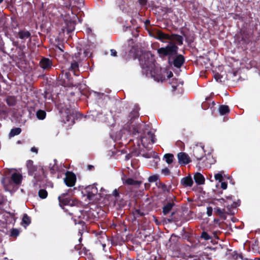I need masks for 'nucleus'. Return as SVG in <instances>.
I'll list each match as a JSON object with an SVG mask.
<instances>
[{
    "label": "nucleus",
    "mask_w": 260,
    "mask_h": 260,
    "mask_svg": "<svg viewBox=\"0 0 260 260\" xmlns=\"http://www.w3.org/2000/svg\"><path fill=\"white\" fill-rule=\"evenodd\" d=\"M139 114L137 110L134 109L128 115L126 128L132 136L136 139L137 144L146 147L147 145L151 143H155L156 139L154 132L149 129V126L145 124L135 125L134 122L136 119L139 117Z\"/></svg>",
    "instance_id": "1"
},
{
    "label": "nucleus",
    "mask_w": 260,
    "mask_h": 260,
    "mask_svg": "<svg viewBox=\"0 0 260 260\" xmlns=\"http://www.w3.org/2000/svg\"><path fill=\"white\" fill-rule=\"evenodd\" d=\"M79 53L75 54L74 56H72V60L71 66L69 69L68 72H66L64 74L62 73L59 75L57 79V83L59 85L64 87H72L77 85L76 83H74V80L71 77L70 72H72L76 76L79 75L80 71L79 70V62L80 60ZM63 57L67 60L70 61V55L66 53L63 54Z\"/></svg>",
    "instance_id": "2"
},
{
    "label": "nucleus",
    "mask_w": 260,
    "mask_h": 260,
    "mask_svg": "<svg viewBox=\"0 0 260 260\" xmlns=\"http://www.w3.org/2000/svg\"><path fill=\"white\" fill-rule=\"evenodd\" d=\"M27 171L29 176H34L31 180L33 186L37 187L39 186V187H41L46 177L43 168L34 165L27 169Z\"/></svg>",
    "instance_id": "3"
},
{
    "label": "nucleus",
    "mask_w": 260,
    "mask_h": 260,
    "mask_svg": "<svg viewBox=\"0 0 260 260\" xmlns=\"http://www.w3.org/2000/svg\"><path fill=\"white\" fill-rule=\"evenodd\" d=\"M178 51V47L175 43L169 42V44L164 47H161L157 50L158 56L164 58L166 57L168 58V62L172 60V57L177 55Z\"/></svg>",
    "instance_id": "4"
},
{
    "label": "nucleus",
    "mask_w": 260,
    "mask_h": 260,
    "mask_svg": "<svg viewBox=\"0 0 260 260\" xmlns=\"http://www.w3.org/2000/svg\"><path fill=\"white\" fill-rule=\"evenodd\" d=\"M140 64L142 69V72L146 74L154 67L155 60L150 53L143 54L139 57Z\"/></svg>",
    "instance_id": "5"
},
{
    "label": "nucleus",
    "mask_w": 260,
    "mask_h": 260,
    "mask_svg": "<svg viewBox=\"0 0 260 260\" xmlns=\"http://www.w3.org/2000/svg\"><path fill=\"white\" fill-rule=\"evenodd\" d=\"M60 112L62 114L61 121L64 123H68L69 125L74 124L75 118L77 119L78 118H81L82 116V115L79 112L68 108L66 110L64 113H63L61 110H60Z\"/></svg>",
    "instance_id": "6"
},
{
    "label": "nucleus",
    "mask_w": 260,
    "mask_h": 260,
    "mask_svg": "<svg viewBox=\"0 0 260 260\" xmlns=\"http://www.w3.org/2000/svg\"><path fill=\"white\" fill-rule=\"evenodd\" d=\"M176 200V198L175 196L173 194H169L162 201V213L164 215L171 214L173 208L175 206V201Z\"/></svg>",
    "instance_id": "7"
},
{
    "label": "nucleus",
    "mask_w": 260,
    "mask_h": 260,
    "mask_svg": "<svg viewBox=\"0 0 260 260\" xmlns=\"http://www.w3.org/2000/svg\"><path fill=\"white\" fill-rule=\"evenodd\" d=\"M81 215L82 216V218L80 216H78V219L72 217V219H73L75 224H78L81 226L80 228H78L79 233H81L80 231H83L86 228V223L84 220L89 222H92L90 218L89 213L86 212H83L81 213Z\"/></svg>",
    "instance_id": "8"
},
{
    "label": "nucleus",
    "mask_w": 260,
    "mask_h": 260,
    "mask_svg": "<svg viewBox=\"0 0 260 260\" xmlns=\"http://www.w3.org/2000/svg\"><path fill=\"white\" fill-rule=\"evenodd\" d=\"M145 74L147 77H151L157 81H162L165 79V76L164 75L161 69L155 65L152 70H150Z\"/></svg>",
    "instance_id": "9"
},
{
    "label": "nucleus",
    "mask_w": 260,
    "mask_h": 260,
    "mask_svg": "<svg viewBox=\"0 0 260 260\" xmlns=\"http://www.w3.org/2000/svg\"><path fill=\"white\" fill-rule=\"evenodd\" d=\"M58 200L60 206L66 205L74 206L79 204L78 200L71 199L68 193H62L58 197Z\"/></svg>",
    "instance_id": "10"
},
{
    "label": "nucleus",
    "mask_w": 260,
    "mask_h": 260,
    "mask_svg": "<svg viewBox=\"0 0 260 260\" xmlns=\"http://www.w3.org/2000/svg\"><path fill=\"white\" fill-rule=\"evenodd\" d=\"M216 162V160L210 154H208L206 156H204V159L202 162H198L197 166L199 168H210L212 164H214Z\"/></svg>",
    "instance_id": "11"
},
{
    "label": "nucleus",
    "mask_w": 260,
    "mask_h": 260,
    "mask_svg": "<svg viewBox=\"0 0 260 260\" xmlns=\"http://www.w3.org/2000/svg\"><path fill=\"white\" fill-rule=\"evenodd\" d=\"M97 184L89 185L84 189L85 194L89 200H92L98 193Z\"/></svg>",
    "instance_id": "12"
},
{
    "label": "nucleus",
    "mask_w": 260,
    "mask_h": 260,
    "mask_svg": "<svg viewBox=\"0 0 260 260\" xmlns=\"http://www.w3.org/2000/svg\"><path fill=\"white\" fill-rule=\"evenodd\" d=\"M185 62V58L182 54H177L174 57H172V60L170 62H169L170 64H173L176 68H180L182 67Z\"/></svg>",
    "instance_id": "13"
},
{
    "label": "nucleus",
    "mask_w": 260,
    "mask_h": 260,
    "mask_svg": "<svg viewBox=\"0 0 260 260\" xmlns=\"http://www.w3.org/2000/svg\"><path fill=\"white\" fill-rule=\"evenodd\" d=\"M76 181V176L75 174L72 172L68 171L64 178V182L66 185L69 187H72L75 185Z\"/></svg>",
    "instance_id": "14"
},
{
    "label": "nucleus",
    "mask_w": 260,
    "mask_h": 260,
    "mask_svg": "<svg viewBox=\"0 0 260 260\" xmlns=\"http://www.w3.org/2000/svg\"><path fill=\"white\" fill-rule=\"evenodd\" d=\"M39 65L45 71H49L53 67V62L51 59L43 57L40 61Z\"/></svg>",
    "instance_id": "15"
},
{
    "label": "nucleus",
    "mask_w": 260,
    "mask_h": 260,
    "mask_svg": "<svg viewBox=\"0 0 260 260\" xmlns=\"http://www.w3.org/2000/svg\"><path fill=\"white\" fill-rule=\"evenodd\" d=\"M205 152L203 147H197L194 148L193 150V156L198 161V162H202L203 159H204V156L205 155Z\"/></svg>",
    "instance_id": "16"
},
{
    "label": "nucleus",
    "mask_w": 260,
    "mask_h": 260,
    "mask_svg": "<svg viewBox=\"0 0 260 260\" xmlns=\"http://www.w3.org/2000/svg\"><path fill=\"white\" fill-rule=\"evenodd\" d=\"M178 162L180 165H187L190 161V158L189 155L185 152H179L177 154Z\"/></svg>",
    "instance_id": "17"
},
{
    "label": "nucleus",
    "mask_w": 260,
    "mask_h": 260,
    "mask_svg": "<svg viewBox=\"0 0 260 260\" xmlns=\"http://www.w3.org/2000/svg\"><path fill=\"white\" fill-rule=\"evenodd\" d=\"M212 233H211V230L210 229H203L200 236L199 237V240H204L205 241H209L212 240L211 235Z\"/></svg>",
    "instance_id": "18"
},
{
    "label": "nucleus",
    "mask_w": 260,
    "mask_h": 260,
    "mask_svg": "<svg viewBox=\"0 0 260 260\" xmlns=\"http://www.w3.org/2000/svg\"><path fill=\"white\" fill-rule=\"evenodd\" d=\"M180 184L184 187H191L193 181L190 175H188L181 179Z\"/></svg>",
    "instance_id": "19"
},
{
    "label": "nucleus",
    "mask_w": 260,
    "mask_h": 260,
    "mask_svg": "<svg viewBox=\"0 0 260 260\" xmlns=\"http://www.w3.org/2000/svg\"><path fill=\"white\" fill-rule=\"evenodd\" d=\"M171 35L165 34L161 30H158L156 34L155 38L163 43H166V40H170Z\"/></svg>",
    "instance_id": "20"
},
{
    "label": "nucleus",
    "mask_w": 260,
    "mask_h": 260,
    "mask_svg": "<svg viewBox=\"0 0 260 260\" xmlns=\"http://www.w3.org/2000/svg\"><path fill=\"white\" fill-rule=\"evenodd\" d=\"M185 238H186L187 241L190 243V244L188 245V246L192 248H196L199 246L200 241L199 239L198 240L195 239L189 234L185 235Z\"/></svg>",
    "instance_id": "21"
},
{
    "label": "nucleus",
    "mask_w": 260,
    "mask_h": 260,
    "mask_svg": "<svg viewBox=\"0 0 260 260\" xmlns=\"http://www.w3.org/2000/svg\"><path fill=\"white\" fill-rule=\"evenodd\" d=\"M170 42H174L178 45H182L183 44V37L178 34H173L170 37Z\"/></svg>",
    "instance_id": "22"
},
{
    "label": "nucleus",
    "mask_w": 260,
    "mask_h": 260,
    "mask_svg": "<svg viewBox=\"0 0 260 260\" xmlns=\"http://www.w3.org/2000/svg\"><path fill=\"white\" fill-rule=\"evenodd\" d=\"M11 179L14 184L19 185L21 183L22 176L19 173L15 172L12 174Z\"/></svg>",
    "instance_id": "23"
},
{
    "label": "nucleus",
    "mask_w": 260,
    "mask_h": 260,
    "mask_svg": "<svg viewBox=\"0 0 260 260\" xmlns=\"http://www.w3.org/2000/svg\"><path fill=\"white\" fill-rule=\"evenodd\" d=\"M193 179L198 185H202L205 183V178L200 173L197 172L194 174Z\"/></svg>",
    "instance_id": "24"
},
{
    "label": "nucleus",
    "mask_w": 260,
    "mask_h": 260,
    "mask_svg": "<svg viewBox=\"0 0 260 260\" xmlns=\"http://www.w3.org/2000/svg\"><path fill=\"white\" fill-rule=\"evenodd\" d=\"M123 183L128 185H133L136 187H139L142 184V181L134 180L133 178H128L126 179Z\"/></svg>",
    "instance_id": "25"
},
{
    "label": "nucleus",
    "mask_w": 260,
    "mask_h": 260,
    "mask_svg": "<svg viewBox=\"0 0 260 260\" xmlns=\"http://www.w3.org/2000/svg\"><path fill=\"white\" fill-rule=\"evenodd\" d=\"M18 37L21 40H26L28 38H30V32L24 29L21 30L18 32Z\"/></svg>",
    "instance_id": "26"
},
{
    "label": "nucleus",
    "mask_w": 260,
    "mask_h": 260,
    "mask_svg": "<svg viewBox=\"0 0 260 260\" xmlns=\"http://www.w3.org/2000/svg\"><path fill=\"white\" fill-rule=\"evenodd\" d=\"M30 223V217L28 216L27 214H24L22 219L21 225L25 228L26 226H28Z\"/></svg>",
    "instance_id": "27"
},
{
    "label": "nucleus",
    "mask_w": 260,
    "mask_h": 260,
    "mask_svg": "<svg viewBox=\"0 0 260 260\" xmlns=\"http://www.w3.org/2000/svg\"><path fill=\"white\" fill-rule=\"evenodd\" d=\"M75 248L79 250V254L82 256L87 254L88 250L85 247H82V245H76Z\"/></svg>",
    "instance_id": "28"
},
{
    "label": "nucleus",
    "mask_w": 260,
    "mask_h": 260,
    "mask_svg": "<svg viewBox=\"0 0 260 260\" xmlns=\"http://www.w3.org/2000/svg\"><path fill=\"white\" fill-rule=\"evenodd\" d=\"M6 102L9 106H14L16 104V99L14 96H8L6 98Z\"/></svg>",
    "instance_id": "29"
},
{
    "label": "nucleus",
    "mask_w": 260,
    "mask_h": 260,
    "mask_svg": "<svg viewBox=\"0 0 260 260\" xmlns=\"http://www.w3.org/2000/svg\"><path fill=\"white\" fill-rule=\"evenodd\" d=\"M219 112L220 115H223L230 112V108L226 105H220L219 107Z\"/></svg>",
    "instance_id": "30"
},
{
    "label": "nucleus",
    "mask_w": 260,
    "mask_h": 260,
    "mask_svg": "<svg viewBox=\"0 0 260 260\" xmlns=\"http://www.w3.org/2000/svg\"><path fill=\"white\" fill-rule=\"evenodd\" d=\"M158 187L160 188L163 192H167L168 193L170 192L172 188V186L171 185L167 186L166 184L160 182H159Z\"/></svg>",
    "instance_id": "31"
},
{
    "label": "nucleus",
    "mask_w": 260,
    "mask_h": 260,
    "mask_svg": "<svg viewBox=\"0 0 260 260\" xmlns=\"http://www.w3.org/2000/svg\"><path fill=\"white\" fill-rule=\"evenodd\" d=\"M174 158V155L171 153H167L165 154L164 156V159L168 164H172L173 162Z\"/></svg>",
    "instance_id": "32"
},
{
    "label": "nucleus",
    "mask_w": 260,
    "mask_h": 260,
    "mask_svg": "<svg viewBox=\"0 0 260 260\" xmlns=\"http://www.w3.org/2000/svg\"><path fill=\"white\" fill-rule=\"evenodd\" d=\"M9 215L7 216L6 222L7 223L14 224L15 222L16 219L14 213H8Z\"/></svg>",
    "instance_id": "33"
},
{
    "label": "nucleus",
    "mask_w": 260,
    "mask_h": 260,
    "mask_svg": "<svg viewBox=\"0 0 260 260\" xmlns=\"http://www.w3.org/2000/svg\"><path fill=\"white\" fill-rule=\"evenodd\" d=\"M181 33L184 37L185 41L188 44H191L193 42L194 38L192 35H187L183 31H181Z\"/></svg>",
    "instance_id": "34"
},
{
    "label": "nucleus",
    "mask_w": 260,
    "mask_h": 260,
    "mask_svg": "<svg viewBox=\"0 0 260 260\" xmlns=\"http://www.w3.org/2000/svg\"><path fill=\"white\" fill-rule=\"evenodd\" d=\"M37 117L40 120H43L45 118L46 113L44 110H39L36 113Z\"/></svg>",
    "instance_id": "35"
},
{
    "label": "nucleus",
    "mask_w": 260,
    "mask_h": 260,
    "mask_svg": "<svg viewBox=\"0 0 260 260\" xmlns=\"http://www.w3.org/2000/svg\"><path fill=\"white\" fill-rule=\"evenodd\" d=\"M21 132V129L19 127H15L12 128L10 133V135L11 137H14L15 136L18 135L20 134Z\"/></svg>",
    "instance_id": "36"
},
{
    "label": "nucleus",
    "mask_w": 260,
    "mask_h": 260,
    "mask_svg": "<svg viewBox=\"0 0 260 260\" xmlns=\"http://www.w3.org/2000/svg\"><path fill=\"white\" fill-rule=\"evenodd\" d=\"M38 195L40 198L45 199L48 196V192L45 189H41L39 190Z\"/></svg>",
    "instance_id": "37"
},
{
    "label": "nucleus",
    "mask_w": 260,
    "mask_h": 260,
    "mask_svg": "<svg viewBox=\"0 0 260 260\" xmlns=\"http://www.w3.org/2000/svg\"><path fill=\"white\" fill-rule=\"evenodd\" d=\"M224 209H221L218 207L214 208V212L216 215L222 217L224 215Z\"/></svg>",
    "instance_id": "38"
},
{
    "label": "nucleus",
    "mask_w": 260,
    "mask_h": 260,
    "mask_svg": "<svg viewBox=\"0 0 260 260\" xmlns=\"http://www.w3.org/2000/svg\"><path fill=\"white\" fill-rule=\"evenodd\" d=\"M224 173L223 171H221L220 173H217L214 175V178L216 180H218L219 182H221L223 180L222 174Z\"/></svg>",
    "instance_id": "39"
},
{
    "label": "nucleus",
    "mask_w": 260,
    "mask_h": 260,
    "mask_svg": "<svg viewBox=\"0 0 260 260\" xmlns=\"http://www.w3.org/2000/svg\"><path fill=\"white\" fill-rule=\"evenodd\" d=\"M20 233L19 231L17 229H12L11 231L10 236L14 238H16L19 236Z\"/></svg>",
    "instance_id": "40"
},
{
    "label": "nucleus",
    "mask_w": 260,
    "mask_h": 260,
    "mask_svg": "<svg viewBox=\"0 0 260 260\" xmlns=\"http://www.w3.org/2000/svg\"><path fill=\"white\" fill-rule=\"evenodd\" d=\"M171 219L170 220H172L174 222H177L180 220V218L177 216L175 212H172L171 214Z\"/></svg>",
    "instance_id": "41"
},
{
    "label": "nucleus",
    "mask_w": 260,
    "mask_h": 260,
    "mask_svg": "<svg viewBox=\"0 0 260 260\" xmlns=\"http://www.w3.org/2000/svg\"><path fill=\"white\" fill-rule=\"evenodd\" d=\"M0 50L3 52H5V42L2 37L0 35Z\"/></svg>",
    "instance_id": "42"
},
{
    "label": "nucleus",
    "mask_w": 260,
    "mask_h": 260,
    "mask_svg": "<svg viewBox=\"0 0 260 260\" xmlns=\"http://www.w3.org/2000/svg\"><path fill=\"white\" fill-rule=\"evenodd\" d=\"M158 179V176L156 175H152L149 177L148 181L149 182H156Z\"/></svg>",
    "instance_id": "43"
},
{
    "label": "nucleus",
    "mask_w": 260,
    "mask_h": 260,
    "mask_svg": "<svg viewBox=\"0 0 260 260\" xmlns=\"http://www.w3.org/2000/svg\"><path fill=\"white\" fill-rule=\"evenodd\" d=\"M211 233H212V234L211 235L212 240L213 239V238H215V239H219L218 235L219 234H220V231H212L211 230Z\"/></svg>",
    "instance_id": "44"
},
{
    "label": "nucleus",
    "mask_w": 260,
    "mask_h": 260,
    "mask_svg": "<svg viewBox=\"0 0 260 260\" xmlns=\"http://www.w3.org/2000/svg\"><path fill=\"white\" fill-rule=\"evenodd\" d=\"M135 216L137 217H141L144 216V213L142 212L140 209H136L134 213Z\"/></svg>",
    "instance_id": "45"
},
{
    "label": "nucleus",
    "mask_w": 260,
    "mask_h": 260,
    "mask_svg": "<svg viewBox=\"0 0 260 260\" xmlns=\"http://www.w3.org/2000/svg\"><path fill=\"white\" fill-rule=\"evenodd\" d=\"M214 79L216 81L221 82V79L222 78V76L218 73H216L214 75Z\"/></svg>",
    "instance_id": "46"
},
{
    "label": "nucleus",
    "mask_w": 260,
    "mask_h": 260,
    "mask_svg": "<svg viewBox=\"0 0 260 260\" xmlns=\"http://www.w3.org/2000/svg\"><path fill=\"white\" fill-rule=\"evenodd\" d=\"M11 20L13 24H12V27L13 28H16L18 26V22L16 19L13 17H11Z\"/></svg>",
    "instance_id": "47"
},
{
    "label": "nucleus",
    "mask_w": 260,
    "mask_h": 260,
    "mask_svg": "<svg viewBox=\"0 0 260 260\" xmlns=\"http://www.w3.org/2000/svg\"><path fill=\"white\" fill-rule=\"evenodd\" d=\"M58 170V167L57 165H54L50 169V172L52 174H55Z\"/></svg>",
    "instance_id": "48"
},
{
    "label": "nucleus",
    "mask_w": 260,
    "mask_h": 260,
    "mask_svg": "<svg viewBox=\"0 0 260 260\" xmlns=\"http://www.w3.org/2000/svg\"><path fill=\"white\" fill-rule=\"evenodd\" d=\"M161 173L165 176H168L170 174L171 172L168 168H165L161 170Z\"/></svg>",
    "instance_id": "49"
},
{
    "label": "nucleus",
    "mask_w": 260,
    "mask_h": 260,
    "mask_svg": "<svg viewBox=\"0 0 260 260\" xmlns=\"http://www.w3.org/2000/svg\"><path fill=\"white\" fill-rule=\"evenodd\" d=\"M213 209L209 206L207 208V214L208 216H211L212 214Z\"/></svg>",
    "instance_id": "50"
},
{
    "label": "nucleus",
    "mask_w": 260,
    "mask_h": 260,
    "mask_svg": "<svg viewBox=\"0 0 260 260\" xmlns=\"http://www.w3.org/2000/svg\"><path fill=\"white\" fill-rule=\"evenodd\" d=\"M34 165V161L32 160H28L27 161L26 163V168L27 169L29 168L30 167H32Z\"/></svg>",
    "instance_id": "51"
},
{
    "label": "nucleus",
    "mask_w": 260,
    "mask_h": 260,
    "mask_svg": "<svg viewBox=\"0 0 260 260\" xmlns=\"http://www.w3.org/2000/svg\"><path fill=\"white\" fill-rule=\"evenodd\" d=\"M228 184L225 182H221V187L223 189H226L227 188Z\"/></svg>",
    "instance_id": "52"
},
{
    "label": "nucleus",
    "mask_w": 260,
    "mask_h": 260,
    "mask_svg": "<svg viewBox=\"0 0 260 260\" xmlns=\"http://www.w3.org/2000/svg\"><path fill=\"white\" fill-rule=\"evenodd\" d=\"M239 204L238 202H233V203L231 205V208H235L239 206Z\"/></svg>",
    "instance_id": "53"
},
{
    "label": "nucleus",
    "mask_w": 260,
    "mask_h": 260,
    "mask_svg": "<svg viewBox=\"0 0 260 260\" xmlns=\"http://www.w3.org/2000/svg\"><path fill=\"white\" fill-rule=\"evenodd\" d=\"M111 55L113 56H117V51L115 49H111L110 50Z\"/></svg>",
    "instance_id": "54"
},
{
    "label": "nucleus",
    "mask_w": 260,
    "mask_h": 260,
    "mask_svg": "<svg viewBox=\"0 0 260 260\" xmlns=\"http://www.w3.org/2000/svg\"><path fill=\"white\" fill-rule=\"evenodd\" d=\"M113 195L115 197H118L119 196V191L117 189H115L113 192Z\"/></svg>",
    "instance_id": "55"
},
{
    "label": "nucleus",
    "mask_w": 260,
    "mask_h": 260,
    "mask_svg": "<svg viewBox=\"0 0 260 260\" xmlns=\"http://www.w3.org/2000/svg\"><path fill=\"white\" fill-rule=\"evenodd\" d=\"M138 1L142 6H145L147 4V1L146 0H138Z\"/></svg>",
    "instance_id": "56"
},
{
    "label": "nucleus",
    "mask_w": 260,
    "mask_h": 260,
    "mask_svg": "<svg viewBox=\"0 0 260 260\" xmlns=\"http://www.w3.org/2000/svg\"><path fill=\"white\" fill-rule=\"evenodd\" d=\"M31 151L32 152H35V153H38V148H37L36 147H33L31 148L30 149Z\"/></svg>",
    "instance_id": "57"
},
{
    "label": "nucleus",
    "mask_w": 260,
    "mask_h": 260,
    "mask_svg": "<svg viewBox=\"0 0 260 260\" xmlns=\"http://www.w3.org/2000/svg\"><path fill=\"white\" fill-rule=\"evenodd\" d=\"M93 169H94V166L91 165H88L87 166V170L89 171H91Z\"/></svg>",
    "instance_id": "58"
},
{
    "label": "nucleus",
    "mask_w": 260,
    "mask_h": 260,
    "mask_svg": "<svg viewBox=\"0 0 260 260\" xmlns=\"http://www.w3.org/2000/svg\"><path fill=\"white\" fill-rule=\"evenodd\" d=\"M132 157V154H128L127 155H125V159L127 160L128 159H129L131 158V157Z\"/></svg>",
    "instance_id": "59"
},
{
    "label": "nucleus",
    "mask_w": 260,
    "mask_h": 260,
    "mask_svg": "<svg viewBox=\"0 0 260 260\" xmlns=\"http://www.w3.org/2000/svg\"><path fill=\"white\" fill-rule=\"evenodd\" d=\"M84 54H85V57L90 56V55H91V54H89V52L87 51V50H85L84 52Z\"/></svg>",
    "instance_id": "60"
},
{
    "label": "nucleus",
    "mask_w": 260,
    "mask_h": 260,
    "mask_svg": "<svg viewBox=\"0 0 260 260\" xmlns=\"http://www.w3.org/2000/svg\"><path fill=\"white\" fill-rule=\"evenodd\" d=\"M56 48H57L61 52H62V53L64 52V50H63L62 47H61L59 46H57Z\"/></svg>",
    "instance_id": "61"
},
{
    "label": "nucleus",
    "mask_w": 260,
    "mask_h": 260,
    "mask_svg": "<svg viewBox=\"0 0 260 260\" xmlns=\"http://www.w3.org/2000/svg\"><path fill=\"white\" fill-rule=\"evenodd\" d=\"M173 238H177L178 237L175 235L174 234H172L171 237V239H172Z\"/></svg>",
    "instance_id": "62"
},
{
    "label": "nucleus",
    "mask_w": 260,
    "mask_h": 260,
    "mask_svg": "<svg viewBox=\"0 0 260 260\" xmlns=\"http://www.w3.org/2000/svg\"><path fill=\"white\" fill-rule=\"evenodd\" d=\"M243 34L244 32H241V35H242V41H245V38H244V37L243 36Z\"/></svg>",
    "instance_id": "63"
},
{
    "label": "nucleus",
    "mask_w": 260,
    "mask_h": 260,
    "mask_svg": "<svg viewBox=\"0 0 260 260\" xmlns=\"http://www.w3.org/2000/svg\"><path fill=\"white\" fill-rule=\"evenodd\" d=\"M173 75V73L171 72H170V74H169V75L168 76V77L170 78V77H172Z\"/></svg>",
    "instance_id": "64"
}]
</instances>
